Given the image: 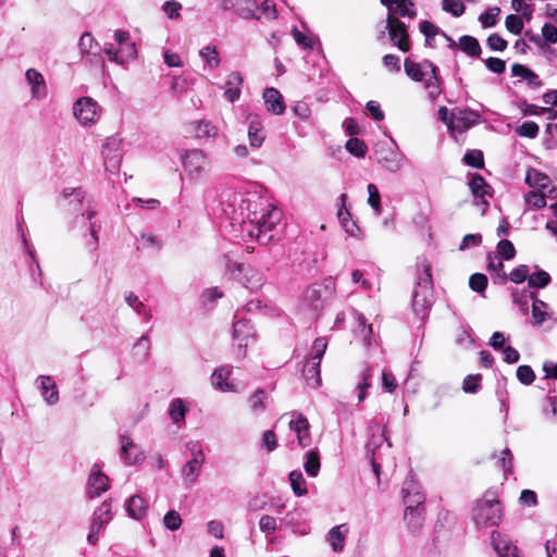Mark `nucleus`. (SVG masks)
<instances>
[{
    "instance_id": "12",
    "label": "nucleus",
    "mask_w": 557,
    "mask_h": 557,
    "mask_svg": "<svg viewBox=\"0 0 557 557\" xmlns=\"http://www.w3.org/2000/svg\"><path fill=\"white\" fill-rule=\"evenodd\" d=\"M386 29L388 30L391 40L399 50L403 52L410 50L409 35L404 22L388 14L386 18Z\"/></svg>"
},
{
    "instance_id": "1",
    "label": "nucleus",
    "mask_w": 557,
    "mask_h": 557,
    "mask_svg": "<svg viewBox=\"0 0 557 557\" xmlns=\"http://www.w3.org/2000/svg\"><path fill=\"white\" fill-rule=\"evenodd\" d=\"M246 211L247 221L242 232L249 237H256L261 245H267L273 238L271 232L281 221L282 212L275 207L264 205L259 198L255 199V203H248Z\"/></svg>"
},
{
    "instance_id": "16",
    "label": "nucleus",
    "mask_w": 557,
    "mask_h": 557,
    "mask_svg": "<svg viewBox=\"0 0 557 557\" xmlns=\"http://www.w3.org/2000/svg\"><path fill=\"white\" fill-rule=\"evenodd\" d=\"M78 48L82 59H85L86 57H92L96 63H99L101 65L104 64L102 58V48L90 33L86 32L81 36L78 41Z\"/></svg>"
},
{
    "instance_id": "54",
    "label": "nucleus",
    "mask_w": 557,
    "mask_h": 557,
    "mask_svg": "<svg viewBox=\"0 0 557 557\" xmlns=\"http://www.w3.org/2000/svg\"><path fill=\"white\" fill-rule=\"evenodd\" d=\"M470 288L479 294L484 293L487 286V277L482 273H474L469 278Z\"/></svg>"
},
{
    "instance_id": "33",
    "label": "nucleus",
    "mask_w": 557,
    "mask_h": 557,
    "mask_svg": "<svg viewBox=\"0 0 557 557\" xmlns=\"http://www.w3.org/2000/svg\"><path fill=\"white\" fill-rule=\"evenodd\" d=\"M323 293L325 289L320 284H313L305 290L304 299L310 308L319 310L323 307Z\"/></svg>"
},
{
    "instance_id": "40",
    "label": "nucleus",
    "mask_w": 557,
    "mask_h": 557,
    "mask_svg": "<svg viewBox=\"0 0 557 557\" xmlns=\"http://www.w3.org/2000/svg\"><path fill=\"white\" fill-rule=\"evenodd\" d=\"M188 408L183 399L175 398L170 404L169 414L173 422L178 423L185 419Z\"/></svg>"
},
{
    "instance_id": "18",
    "label": "nucleus",
    "mask_w": 557,
    "mask_h": 557,
    "mask_svg": "<svg viewBox=\"0 0 557 557\" xmlns=\"http://www.w3.org/2000/svg\"><path fill=\"white\" fill-rule=\"evenodd\" d=\"M193 457L183 467L182 474L188 485H193L200 472L201 466L205 461V455L200 448H193Z\"/></svg>"
},
{
    "instance_id": "50",
    "label": "nucleus",
    "mask_w": 557,
    "mask_h": 557,
    "mask_svg": "<svg viewBox=\"0 0 557 557\" xmlns=\"http://www.w3.org/2000/svg\"><path fill=\"white\" fill-rule=\"evenodd\" d=\"M516 376L523 385H531L535 381V373L528 364H522L517 368Z\"/></svg>"
},
{
    "instance_id": "14",
    "label": "nucleus",
    "mask_w": 557,
    "mask_h": 557,
    "mask_svg": "<svg viewBox=\"0 0 557 557\" xmlns=\"http://www.w3.org/2000/svg\"><path fill=\"white\" fill-rule=\"evenodd\" d=\"M480 114L469 109H453L451 131L466 132L478 123Z\"/></svg>"
},
{
    "instance_id": "31",
    "label": "nucleus",
    "mask_w": 557,
    "mask_h": 557,
    "mask_svg": "<svg viewBox=\"0 0 557 557\" xmlns=\"http://www.w3.org/2000/svg\"><path fill=\"white\" fill-rule=\"evenodd\" d=\"M347 533H348V527L345 523L333 527L329 531L327 542L330 543L333 552H335V553L343 552Z\"/></svg>"
},
{
    "instance_id": "51",
    "label": "nucleus",
    "mask_w": 557,
    "mask_h": 557,
    "mask_svg": "<svg viewBox=\"0 0 557 557\" xmlns=\"http://www.w3.org/2000/svg\"><path fill=\"white\" fill-rule=\"evenodd\" d=\"M524 200H525L527 205L533 209H542V208L546 207L545 195L540 191H535V190L528 191L524 195Z\"/></svg>"
},
{
    "instance_id": "44",
    "label": "nucleus",
    "mask_w": 557,
    "mask_h": 557,
    "mask_svg": "<svg viewBox=\"0 0 557 557\" xmlns=\"http://www.w3.org/2000/svg\"><path fill=\"white\" fill-rule=\"evenodd\" d=\"M218 128L209 121H198L195 126V135L197 138L215 137Z\"/></svg>"
},
{
    "instance_id": "4",
    "label": "nucleus",
    "mask_w": 557,
    "mask_h": 557,
    "mask_svg": "<svg viewBox=\"0 0 557 557\" xmlns=\"http://www.w3.org/2000/svg\"><path fill=\"white\" fill-rule=\"evenodd\" d=\"M248 203H255V199L231 189L224 190L215 212L230 219L232 225L239 224L243 228L247 221L246 207Z\"/></svg>"
},
{
    "instance_id": "8",
    "label": "nucleus",
    "mask_w": 557,
    "mask_h": 557,
    "mask_svg": "<svg viewBox=\"0 0 557 557\" xmlns=\"http://www.w3.org/2000/svg\"><path fill=\"white\" fill-rule=\"evenodd\" d=\"M75 117L82 125H92L100 116V108L96 100L90 97L77 99L73 106Z\"/></svg>"
},
{
    "instance_id": "6",
    "label": "nucleus",
    "mask_w": 557,
    "mask_h": 557,
    "mask_svg": "<svg viewBox=\"0 0 557 557\" xmlns=\"http://www.w3.org/2000/svg\"><path fill=\"white\" fill-rule=\"evenodd\" d=\"M503 516L502 504L495 498L484 497L478 500L472 510V519L478 528L496 527L502 521Z\"/></svg>"
},
{
    "instance_id": "20",
    "label": "nucleus",
    "mask_w": 557,
    "mask_h": 557,
    "mask_svg": "<svg viewBox=\"0 0 557 557\" xmlns=\"http://www.w3.org/2000/svg\"><path fill=\"white\" fill-rule=\"evenodd\" d=\"M379 153L377 161L386 171L396 173L403 168L406 157L401 152L387 148L382 149Z\"/></svg>"
},
{
    "instance_id": "49",
    "label": "nucleus",
    "mask_w": 557,
    "mask_h": 557,
    "mask_svg": "<svg viewBox=\"0 0 557 557\" xmlns=\"http://www.w3.org/2000/svg\"><path fill=\"white\" fill-rule=\"evenodd\" d=\"M367 189H368V194H369L368 203L374 210V213L376 215H380L382 212V209H381V196L379 193V188L376 187L375 184L371 183L368 185Z\"/></svg>"
},
{
    "instance_id": "53",
    "label": "nucleus",
    "mask_w": 557,
    "mask_h": 557,
    "mask_svg": "<svg viewBox=\"0 0 557 557\" xmlns=\"http://www.w3.org/2000/svg\"><path fill=\"white\" fill-rule=\"evenodd\" d=\"M463 162L472 168L481 169L484 165L483 153L480 150H469L463 156Z\"/></svg>"
},
{
    "instance_id": "45",
    "label": "nucleus",
    "mask_w": 557,
    "mask_h": 557,
    "mask_svg": "<svg viewBox=\"0 0 557 557\" xmlns=\"http://www.w3.org/2000/svg\"><path fill=\"white\" fill-rule=\"evenodd\" d=\"M487 270L491 273H495L500 277V281L504 283L508 280L507 274L504 272V263L500 260H497V257L493 252L487 253Z\"/></svg>"
},
{
    "instance_id": "15",
    "label": "nucleus",
    "mask_w": 557,
    "mask_h": 557,
    "mask_svg": "<svg viewBox=\"0 0 557 557\" xmlns=\"http://www.w3.org/2000/svg\"><path fill=\"white\" fill-rule=\"evenodd\" d=\"M237 270L242 274L239 282L247 289L256 292L263 286L265 282L263 272L245 264H238Z\"/></svg>"
},
{
    "instance_id": "59",
    "label": "nucleus",
    "mask_w": 557,
    "mask_h": 557,
    "mask_svg": "<svg viewBox=\"0 0 557 557\" xmlns=\"http://www.w3.org/2000/svg\"><path fill=\"white\" fill-rule=\"evenodd\" d=\"M250 331L251 327L245 320H237L233 323V335L235 339H245L246 337L250 336Z\"/></svg>"
},
{
    "instance_id": "17",
    "label": "nucleus",
    "mask_w": 557,
    "mask_h": 557,
    "mask_svg": "<svg viewBox=\"0 0 557 557\" xmlns=\"http://www.w3.org/2000/svg\"><path fill=\"white\" fill-rule=\"evenodd\" d=\"M470 190L475 199L476 206H482L484 213L488 207V201L485 199L486 196H491L492 187L486 183L484 177L480 174H474L469 182Z\"/></svg>"
},
{
    "instance_id": "61",
    "label": "nucleus",
    "mask_w": 557,
    "mask_h": 557,
    "mask_svg": "<svg viewBox=\"0 0 557 557\" xmlns=\"http://www.w3.org/2000/svg\"><path fill=\"white\" fill-rule=\"evenodd\" d=\"M497 252L505 259L511 260L516 256L513 244L508 239H502L497 244Z\"/></svg>"
},
{
    "instance_id": "3",
    "label": "nucleus",
    "mask_w": 557,
    "mask_h": 557,
    "mask_svg": "<svg viewBox=\"0 0 557 557\" xmlns=\"http://www.w3.org/2000/svg\"><path fill=\"white\" fill-rule=\"evenodd\" d=\"M406 74L414 82H424V88L431 100L436 99L441 92V77L438 67L430 60H423L421 63L407 58L404 63Z\"/></svg>"
},
{
    "instance_id": "29",
    "label": "nucleus",
    "mask_w": 557,
    "mask_h": 557,
    "mask_svg": "<svg viewBox=\"0 0 557 557\" xmlns=\"http://www.w3.org/2000/svg\"><path fill=\"white\" fill-rule=\"evenodd\" d=\"M124 506L128 517L135 520L143 519L148 510V502L139 495L131 496Z\"/></svg>"
},
{
    "instance_id": "55",
    "label": "nucleus",
    "mask_w": 557,
    "mask_h": 557,
    "mask_svg": "<svg viewBox=\"0 0 557 557\" xmlns=\"http://www.w3.org/2000/svg\"><path fill=\"white\" fill-rule=\"evenodd\" d=\"M539 131V125L535 122L527 121L517 128V134L521 137L535 138Z\"/></svg>"
},
{
    "instance_id": "62",
    "label": "nucleus",
    "mask_w": 557,
    "mask_h": 557,
    "mask_svg": "<svg viewBox=\"0 0 557 557\" xmlns=\"http://www.w3.org/2000/svg\"><path fill=\"white\" fill-rule=\"evenodd\" d=\"M505 26L508 32L519 35L523 29L522 17L516 14H509L505 20Z\"/></svg>"
},
{
    "instance_id": "27",
    "label": "nucleus",
    "mask_w": 557,
    "mask_h": 557,
    "mask_svg": "<svg viewBox=\"0 0 557 557\" xmlns=\"http://www.w3.org/2000/svg\"><path fill=\"white\" fill-rule=\"evenodd\" d=\"M243 83L242 74L239 72H232L225 82V99L232 103L238 100L242 94Z\"/></svg>"
},
{
    "instance_id": "43",
    "label": "nucleus",
    "mask_w": 557,
    "mask_h": 557,
    "mask_svg": "<svg viewBox=\"0 0 557 557\" xmlns=\"http://www.w3.org/2000/svg\"><path fill=\"white\" fill-rule=\"evenodd\" d=\"M200 57L203 59L206 64L211 69H216L221 60L215 46L208 45L199 51Z\"/></svg>"
},
{
    "instance_id": "64",
    "label": "nucleus",
    "mask_w": 557,
    "mask_h": 557,
    "mask_svg": "<svg viewBox=\"0 0 557 557\" xmlns=\"http://www.w3.org/2000/svg\"><path fill=\"white\" fill-rule=\"evenodd\" d=\"M260 531L265 534H272L277 530L276 519L269 515H263L259 521Z\"/></svg>"
},
{
    "instance_id": "13",
    "label": "nucleus",
    "mask_w": 557,
    "mask_h": 557,
    "mask_svg": "<svg viewBox=\"0 0 557 557\" xmlns=\"http://www.w3.org/2000/svg\"><path fill=\"white\" fill-rule=\"evenodd\" d=\"M109 487V478L101 471L100 467L95 463L87 480L86 496L89 499L97 498L102 493L107 492Z\"/></svg>"
},
{
    "instance_id": "7",
    "label": "nucleus",
    "mask_w": 557,
    "mask_h": 557,
    "mask_svg": "<svg viewBox=\"0 0 557 557\" xmlns=\"http://www.w3.org/2000/svg\"><path fill=\"white\" fill-rule=\"evenodd\" d=\"M181 159L184 172L189 180H201L209 169V159L200 149L187 150L181 156Z\"/></svg>"
},
{
    "instance_id": "52",
    "label": "nucleus",
    "mask_w": 557,
    "mask_h": 557,
    "mask_svg": "<svg viewBox=\"0 0 557 557\" xmlns=\"http://www.w3.org/2000/svg\"><path fill=\"white\" fill-rule=\"evenodd\" d=\"M265 392L263 389H257L248 399L249 407L252 412L260 413L264 410L265 406L263 404L265 399Z\"/></svg>"
},
{
    "instance_id": "9",
    "label": "nucleus",
    "mask_w": 557,
    "mask_h": 557,
    "mask_svg": "<svg viewBox=\"0 0 557 557\" xmlns=\"http://www.w3.org/2000/svg\"><path fill=\"white\" fill-rule=\"evenodd\" d=\"M86 191L82 187H65L58 198L60 208L75 214L82 211Z\"/></svg>"
},
{
    "instance_id": "58",
    "label": "nucleus",
    "mask_w": 557,
    "mask_h": 557,
    "mask_svg": "<svg viewBox=\"0 0 557 557\" xmlns=\"http://www.w3.org/2000/svg\"><path fill=\"white\" fill-rule=\"evenodd\" d=\"M182 522L183 520L180 513L175 510H169L163 518L164 527L171 531L178 530L182 525Z\"/></svg>"
},
{
    "instance_id": "39",
    "label": "nucleus",
    "mask_w": 557,
    "mask_h": 557,
    "mask_svg": "<svg viewBox=\"0 0 557 557\" xmlns=\"http://www.w3.org/2000/svg\"><path fill=\"white\" fill-rule=\"evenodd\" d=\"M535 269L536 272L530 273L528 286L530 288H545L552 282L549 273L544 270H540L539 267H535Z\"/></svg>"
},
{
    "instance_id": "35",
    "label": "nucleus",
    "mask_w": 557,
    "mask_h": 557,
    "mask_svg": "<svg viewBox=\"0 0 557 557\" xmlns=\"http://www.w3.org/2000/svg\"><path fill=\"white\" fill-rule=\"evenodd\" d=\"M249 144L252 148H260L265 139V134L261 123L257 120H251L248 127Z\"/></svg>"
},
{
    "instance_id": "41",
    "label": "nucleus",
    "mask_w": 557,
    "mask_h": 557,
    "mask_svg": "<svg viewBox=\"0 0 557 557\" xmlns=\"http://www.w3.org/2000/svg\"><path fill=\"white\" fill-rule=\"evenodd\" d=\"M549 182V177L535 170V169H529L525 176V183L531 187H539V188H546L547 184Z\"/></svg>"
},
{
    "instance_id": "2",
    "label": "nucleus",
    "mask_w": 557,
    "mask_h": 557,
    "mask_svg": "<svg viewBox=\"0 0 557 557\" xmlns=\"http://www.w3.org/2000/svg\"><path fill=\"white\" fill-rule=\"evenodd\" d=\"M417 272L411 306L414 314L421 320H425L434 302L431 264L425 258L418 260Z\"/></svg>"
},
{
    "instance_id": "28",
    "label": "nucleus",
    "mask_w": 557,
    "mask_h": 557,
    "mask_svg": "<svg viewBox=\"0 0 557 557\" xmlns=\"http://www.w3.org/2000/svg\"><path fill=\"white\" fill-rule=\"evenodd\" d=\"M120 443H121V457L124 459V461L127 465H136V463L141 462L145 459V455L143 451L132 453L133 449H136V445L129 437L122 435L120 437Z\"/></svg>"
},
{
    "instance_id": "30",
    "label": "nucleus",
    "mask_w": 557,
    "mask_h": 557,
    "mask_svg": "<svg viewBox=\"0 0 557 557\" xmlns=\"http://www.w3.org/2000/svg\"><path fill=\"white\" fill-rule=\"evenodd\" d=\"M512 76H517L527 82L528 86L533 89H539L543 86V82L540 79L539 75L520 63H515L511 66Z\"/></svg>"
},
{
    "instance_id": "23",
    "label": "nucleus",
    "mask_w": 557,
    "mask_h": 557,
    "mask_svg": "<svg viewBox=\"0 0 557 557\" xmlns=\"http://www.w3.org/2000/svg\"><path fill=\"white\" fill-rule=\"evenodd\" d=\"M263 99L267 110L275 115L284 113L286 106L283 100L281 92L273 87L265 88L263 91Z\"/></svg>"
},
{
    "instance_id": "36",
    "label": "nucleus",
    "mask_w": 557,
    "mask_h": 557,
    "mask_svg": "<svg viewBox=\"0 0 557 557\" xmlns=\"http://www.w3.org/2000/svg\"><path fill=\"white\" fill-rule=\"evenodd\" d=\"M459 47L469 57L479 58L482 53L479 40L470 35H463L459 38Z\"/></svg>"
},
{
    "instance_id": "48",
    "label": "nucleus",
    "mask_w": 557,
    "mask_h": 557,
    "mask_svg": "<svg viewBox=\"0 0 557 557\" xmlns=\"http://www.w3.org/2000/svg\"><path fill=\"white\" fill-rule=\"evenodd\" d=\"M481 381H482V375L479 373L467 375L462 382V391L465 393H469V394L478 393L481 388Z\"/></svg>"
},
{
    "instance_id": "21",
    "label": "nucleus",
    "mask_w": 557,
    "mask_h": 557,
    "mask_svg": "<svg viewBox=\"0 0 557 557\" xmlns=\"http://www.w3.org/2000/svg\"><path fill=\"white\" fill-rule=\"evenodd\" d=\"M491 544L498 557H519L518 548L509 539L494 531L491 536Z\"/></svg>"
},
{
    "instance_id": "25",
    "label": "nucleus",
    "mask_w": 557,
    "mask_h": 557,
    "mask_svg": "<svg viewBox=\"0 0 557 557\" xmlns=\"http://www.w3.org/2000/svg\"><path fill=\"white\" fill-rule=\"evenodd\" d=\"M347 199L346 194H342L339 200L342 202V207L338 209L337 216L341 221L342 226L345 232L352 237H360L361 231L357 223L351 219L350 212L345 208V201Z\"/></svg>"
},
{
    "instance_id": "10",
    "label": "nucleus",
    "mask_w": 557,
    "mask_h": 557,
    "mask_svg": "<svg viewBox=\"0 0 557 557\" xmlns=\"http://www.w3.org/2000/svg\"><path fill=\"white\" fill-rule=\"evenodd\" d=\"M121 144L122 140L117 137H109L106 143L102 145V157L104 162V168L111 174H115L119 172L122 152H121Z\"/></svg>"
},
{
    "instance_id": "5",
    "label": "nucleus",
    "mask_w": 557,
    "mask_h": 557,
    "mask_svg": "<svg viewBox=\"0 0 557 557\" xmlns=\"http://www.w3.org/2000/svg\"><path fill=\"white\" fill-rule=\"evenodd\" d=\"M327 348L326 337H317L311 346L308 360L302 368V376L307 385L317 388L321 385L320 364Z\"/></svg>"
},
{
    "instance_id": "34",
    "label": "nucleus",
    "mask_w": 557,
    "mask_h": 557,
    "mask_svg": "<svg viewBox=\"0 0 557 557\" xmlns=\"http://www.w3.org/2000/svg\"><path fill=\"white\" fill-rule=\"evenodd\" d=\"M424 509L405 510L404 519L407 522V528L410 533L417 534L420 532L424 521Z\"/></svg>"
},
{
    "instance_id": "57",
    "label": "nucleus",
    "mask_w": 557,
    "mask_h": 557,
    "mask_svg": "<svg viewBox=\"0 0 557 557\" xmlns=\"http://www.w3.org/2000/svg\"><path fill=\"white\" fill-rule=\"evenodd\" d=\"M371 370L370 368H367L362 372V380L357 384L356 389L358 392V400L362 401L366 399L368 395V388L370 387L369 380L371 379Z\"/></svg>"
},
{
    "instance_id": "22",
    "label": "nucleus",
    "mask_w": 557,
    "mask_h": 557,
    "mask_svg": "<svg viewBox=\"0 0 557 557\" xmlns=\"http://www.w3.org/2000/svg\"><path fill=\"white\" fill-rule=\"evenodd\" d=\"M25 79L30 85V92L34 99H44L47 96V85L40 72L36 69H28L25 73Z\"/></svg>"
},
{
    "instance_id": "37",
    "label": "nucleus",
    "mask_w": 557,
    "mask_h": 557,
    "mask_svg": "<svg viewBox=\"0 0 557 557\" xmlns=\"http://www.w3.org/2000/svg\"><path fill=\"white\" fill-rule=\"evenodd\" d=\"M506 385H507V379H506V376L502 375L500 379L497 380L495 394H496L497 400L500 404V412H504L505 417H507L508 411H509V393L507 391Z\"/></svg>"
},
{
    "instance_id": "60",
    "label": "nucleus",
    "mask_w": 557,
    "mask_h": 557,
    "mask_svg": "<svg viewBox=\"0 0 557 557\" xmlns=\"http://www.w3.org/2000/svg\"><path fill=\"white\" fill-rule=\"evenodd\" d=\"M442 8L445 12H449L456 17L465 12V5L461 0H443Z\"/></svg>"
},
{
    "instance_id": "46",
    "label": "nucleus",
    "mask_w": 557,
    "mask_h": 557,
    "mask_svg": "<svg viewBox=\"0 0 557 557\" xmlns=\"http://www.w3.org/2000/svg\"><path fill=\"white\" fill-rule=\"evenodd\" d=\"M345 147L349 153L358 158H363L368 150L366 143L356 137L349 138Z\"/></svg>"
},
{
    "instance_id": "56",
    "label": "nucleus",
    "mask_w": 557,
    "mask_h": 557,
    "mask_svg": "<svg viewBox=\"0 0 557 557\" xmlns=\"http://www.w3.org/2000/svg\"><path fill=\"white\" fill-rule=\"evenodd\" d=\"M529 276L530 268L527 264H520L519 267L515 268L507 277L516 284H521L525 280H529Z\"/></svg>"
},
{
    "instance_id": "47",
    "label": "nucleus",
    "mask_w": 557,
    "mask_h": 557,
    "mask_svg": "<svg viewBox=\"0 0 557 557\" xmlns=\"http://www.w3.org/2000/svg\"><path fill=\"white\" fill-rule=\"evenodd\" d=\"M500 9L498 7L488 8L479 16V21L484 28L493 27L498 22Z\"/></svg>"
},
{
    "instance_id": "19",
    "label": "nucleus",
    "mask_w": 557,
    "mask_h": 557,
    "mask_svg": "<svg viewBox=\"0 0 557 557\" xmlns=\"http://www.w3.org/2000/svg\"><path fill=\"white\" fill-rule=\"evenodd\" d=\"M289 429L296 433L299 446L305 448L311 444L310 424L305 416L294 414V419L289 421Z\"/></svg>"
},
{
    "instance_id": "26",
    "label": "nucleus",
    "mask_w": 557,
    "mask_h": 557,
    "mask_svg": "<svg viewBox=\"0 0 557 557\" xmlns=\"http://www.w3.org/2000/svg\"><path fill=\"white\" fill-rule=\"evenodd\" d=\"M39 388L45 401L49 406H53L59 401V392L54 380L49 375H39Z\"/></svg>"
},
{
    "instance_id": "32",
    "label": "nucleus",
    "mask_w": 557,
    "mask_h": 557,
    "mask_svg": "<svg viewBox=\"0 0 557 557\" xmlns=\"http://www.w3.org/2000/svg\"><path fill=\"white\" fill-rule=\"evenodd\" d=\"M112 518H113L112 502H111V499H106L94 511L90 524L102 529L106 524H108L112 520Z\"/></svg>"
},
{
    "instance_id": "38",
    "label": "nucleus",
    "mask_w": 557,
    "mask_h": 557,
    "mask_svg": "<svg viewBox=\"0 0 557 557\" xmlns=\"http://www.w3.org/2000/svg\"><path fill=\"white\" fill-rule=\"evenodd\" d=\"M320 455L317 450H309L305 454L304 468L309 476L315 478L320 471Z\"/></svg>"
},
{
    "instance_id": "42",
    "label": "nucleus",
    "mask_w": 557,
    "mask_h": 557,
    "mask_svg": "<svg viewBox=\"0 0 557 557\" xmlns=\"http://www.w3.org/2000/svg\"><path fill=\"white\" fill-rule=\"evenodd\" d=\"M292 490L294 494L298 497L305 496L307 494L306 480L302 473L298 470H294L288 475Z\"/></svg>"
},
{
    "instance_id": "11",
    "label": "nucleus",
    "mask_w": 557,
    "mask_h": 557,
    "mask_svg": "<svg viewBox=\"0 0 557 557\" xmlns=\"http://www.w3.org/2000/svg\"><path fill=\"white\" fill-rule=\"evenodd\" d=\"M401 494L405 510L424 509L425 496L421 492L419 484L411 475H408L404 481Z\"/></svg>"
},
{
    "instance_id": "24",
    "label": "nucleus",
    "mask_w": 557,
    "mask_h": 557,
    "mask_svg": "<svg viewBox=\"0 0 557 557\" xmlns=\"http://www.w3.org/2000/svg\"><path fill=\"white\" fill-rule=\"evenodd\" d=\"M95 215H96V211L90 207V205H88L86 210L82 212V216L85 218L89 222V224H88L89 238L86 240V246L91 251H95L98 248V244H99L98 233L101 228V225L99 222L92 221Z\"/></svg>"
},
{
    "instance_id": "63",
    "label": "nucleus",
    "mask_w": 557,
    "mask_h": 557,
    "mask_svg": "<svg viewBox=\"0 0 557 557\" xmlns=\"http://www.w3.org/2000/svg\"><path fill=\"white\" fill-rule=\"evenodd\" d=\"M420 32L425 37V44H430V38H434L436 35H441L442 29L430 21L425 20L420 23Z\"/></svg>"
}]
</instances>
